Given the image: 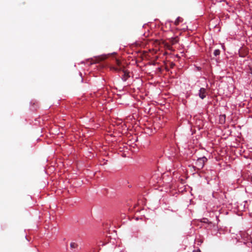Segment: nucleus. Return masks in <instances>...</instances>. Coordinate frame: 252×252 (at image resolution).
<instances>
[{
	"label": "nucleus",
	"mask_w": 252,
	"mask_h": 252,
	"mask_svg": "<svg viewBox=\"0 0 252 252\" xmlns=\"http://www.w3.org/2000/svg\"><path fill=\"white\" fill-rule=\"evenodd\" d=\"M70 248L72 249H75L78 247V244L75 242H71L70 244Z\"/></svg>",
	"instance_id": "7ed1b4c3"
},
{
	"label": "nucleus",
	"mask_w": 252,
	"mask_h": 252,
	"mask_svg": "<svg viewBox=\"0 0 252 252\" xmlns=\"http://www.w3.org/2000/svg\"><path fill=\"white\" fill-rule=\"evenodd\" d=\"M207 160V159L205 157L199 158L196 162V166L198 167V168H202L204 166L205 162H206Z\"/></svg>",
	"instance_id": "f257e3e1"
},
{
	"label": "nucleus",
	"mask_w": 252,
	"mask_h": 252,
	"mask_svg": "<svg viewBox=\"0 0 252 252\" xmlns=\"http://www.w3.org/2000/svg\"><path fill=\"white\" fill-rule=\"evenodd\" d=\"M171 42L172 44H174L178 42V39L177 38H173L171 39Z\"/></svg>",
	"instance_id": "20e7f679"
},
{
	"label": "nucleus",
	"mask_w": 252,
	"mask_h": 252,
	"mask_svg": "<svg viewBox=\"0 0 252 252\" xmlns=\"http://www.w3.org/2000/svg\"><path fill=\"white\" fill-rule=\"evenodd\" d=\"M206 94V91L205 89L203 88H201L199 90V97L201 99H203L205 97Z\"/></svg>",
	"instance_id": "f03ea898"
},
{
	"label": "nucleus",
	"mask_w": 252,
	"mask_h": 252,
	"mask_svg": "<svg viewBox=\"0 0 252 252\" xmlns=\"http://www.w3.org/2000/svg\"><path fill=\"white\" fill-rule=\"evenodd\" d=\"M220 51L219 50H215L214 53V54L215 56L219 55L220 54Z\"/></svg>",
	"instance_id": "39448f33"
}]
</instances>
